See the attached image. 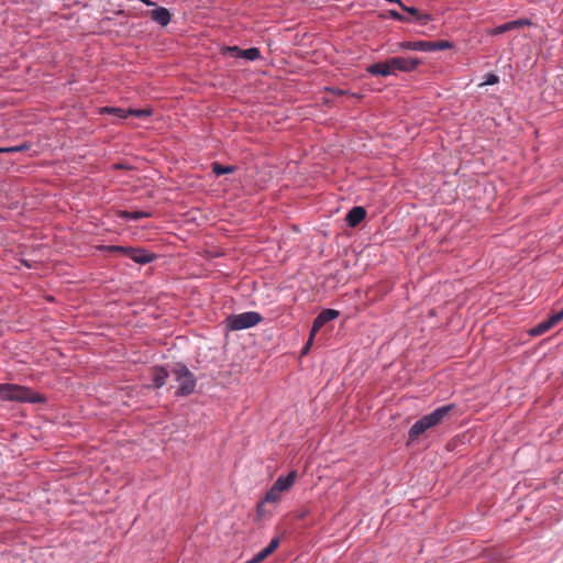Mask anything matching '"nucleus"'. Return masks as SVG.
I'll return each mask as SVG.
<instances>
[{
    "mask_svg": "<svg viewBox=\"0 0 563 563\" xmlns=\"http://www.w3.org/2000/svg\"><path fill=\"white\" fill-rule=\"evenodd\" d=\"M298 477L297 471H291L286 476H279L273 486L267 490L263 500L257 505L256 511L258 516L264 515L265 504H278L282 500L283 494L290 490Z\"/></svg>",
    "mask_w": 563,
    "mask_h": 563,
    "instance_id": "1",
    "label": "nucleus"
},
{
    "mask_svg": "<svg viewBox=\"0 0 563 563\" xmlns=\"http://www.w3.org/2000/svg\"><path fill=\"white\" fill-rule=\"evenodd\" d=\"M454 409V405H445L442 407L437 408L434 411H432L429 415L423 416L419 420H417L409 430V440L413 441L419 435L424 433L427 430H429L432 427L438 426L443 421L445 417L449 416V413Z\"/></svg>",
    "mask_w": 563,
    "mask_h": 563,
    "instance_id": "2",
    "label": "nucleus"
},
{
    "mask_svg": "<svg viewBox=\"0 0 563 563\" xmlns=\"http://www.w3.org/2000/svg\"><path fill=\"white\" fill-rule=\"evenodd\" d=\"M0 399L7 401L43 402L44 398L41 394L33 389L16 384H0Z\"/></svg>",
    "mask_w": 563,
    "mask_h": 563,
    "instance_id": "3",
    "label": "nucleus"
},
{
    "mask_svg": "<svg viewBox=\"0 0 563 563\" xmlns=\"http://www.w3.org/2000/svg\"><path fill=\"white\" fill-rule=\"evenodd\" d=\"M176 382L179 384L176 394L178 396H188L195 391L196 378L187 366L177 364L173 368Z\"/></svg>",
    "mask_w": 563,
    "mask_h": 563,
    "instance_id": "4",
    "label": "nucleus"
},
{
    "mask_svg": "<svg viewBox=\"0 0 563 563\" xmlns=\"http://www.w3.org/2000/svg\"><path fill=\"white\" fill-rule=\"evenodd\" d=\"M263 320L255 311H247L240 314H232L227 318V327L232 331L252 328Z\"/></svg>",
    "mask_w": 563,
    "mask_h": 563,
    "instance_id": "5",
    "label": "nucleus"
},
{
    "mask_svg": "<svg viewBox=\"0 0 563 563\" xmlns=\"http://www.w3.org/2000/svg\"><path fill=\"white\" fill-rule=\"evenodd\" d=\"M452 43L449 41H416V42H401L399 47L402 49H412L420 52H434L452 48Z\"/></svg>",
    "mask_w": 563,
    "mask_h": 563,
    "instance_id": "6",
    "label": "nucleus"
},
{
    "mask_svg": "<svg viewBox=\"0 0 563 563\" xmlns=\"http://www.w3.org/2000/svg\"><path fill=\"white\" fill-rule=\"evenodd\" d=\"M339 311L338 310H334V309H324L322 310L317 317L316 319L313 320V323H312V327H311V330H310V334H309V339H308V342L307 344L305 345V347L302 349V354H307L311 344H312V341H313V338L314 335L319 332V330L325 324L328 323L329 321H332L334 319H336L339 317Z\"/></svg>",
    "mask_w": 563,
    "mask_h": 563,
    "instance_id": "7",
    "label": "nucleus"
},
{
    "mask_svg": "<svg viewBox=\"0 0 563 563\" xmlns=\"http://www.w3.org/2000/svg\"><path fill=\"white\" fill-rule=\"evenodd\" d=\"M107 249L113 253H123L137 264H147L153 262L155 258L154 254H150L142 249L124 247L119 245H110L107 246Z\"/></svg>",
    "mask_w": 563,
    "mask_h": 563,
    "instance_id": "8",
    "label": "nucleus"
},
{
    "mask_svg": "<svg viewBox=\"0 0 563 563\" xmlns=\"http://www.w3.org/2000/svg\"><path fill=\"white\" fill-rule=\"evenodd\" d=\"M100 113L113 114L119 119H126L129 115L136 118L148 117L152 114L151 109H123L114 107H103L100 109Z\"/></svg>",
    "mask_w": 563,
    "mask_h": 563,
    "instance_id": "9",
    "label": "nucleus"
},
{
    "mask_svg": "<svg viewBox=\"0 0 563 563\" xmlns=\"http://www.w3.org/2000/svg\"><path fill=\"white\" fill-rule=\"evenodd\" d=\"M366 71L368 74H371L372 76H383V77H387V76L397 74L391 58L367 66Z\"/></svg>",
    "mask_w": 563,
    "mask_h": 563,
    "instance_id": "10",
    "label": "nucleus"
},
{
    "mask_svg": "<svg viewBox=\"0 0 563 563\" xmlns=\"http://www.w3.org/2000/svg\"><path fill=\"white\" fill-rule=\"evenodd\" d=\"M561 320H563V309L558 313H554L553 316L549 317L547 320L540 322L534 328H532L530 330V334L533 336L541 335L549 331L551 328H553Z\"/></svg>",
    "mask_w": 563,
    "mask_h": 563,
    "instance_id": "11",
    "label": "nucleus"
},
{
    "mask_svg": "<svg viewBox=\"0 0 563 563\" xmlns=\"http://www.w3.org/2000/svg\"><path fill=\"white\" fill-rule=\"evenodd\" d=\"M224 52L230 54L233 57H242L247 60H256L261 57V52L256 47H251L247 49H241L238 46H227Z\"/></svg>",
    "mask_w": 563,
    "mask_h": 563,
    "instance_id": "12",
    "label": "nucleus"
},
{
    "mask_svg": "<svg viewBox=\"0 0 563 563\" xmlns=\"http://www.w3.org/2000/svg\"><path fill=\"white\" fill-rule=\"evenodd\" d=\"M396 71H412L420 65L419 58L396 56L391 57Z\"/></svg>",
    "mask_w": 563,
    "mask_h": 563,
    "instance_id": "13",
    "label": "nucleus"
},
{
    "mask_svg": "<svg viewBox=\"0 0 563 563\" xmlns=\"http://www.w3.org/2000/svg\"><path fill=\"white\" fill-rule=\"evenodd\" d=\"M145 15L150 16L152 21L161 26H166L170 23L172 14L164 7H157L153 10L146 11Z\"/></svg>",
    "mask_w": 563,
    "mask_h": 563,
    "instance_id": "14",
    "label": "nucleus"
},
{
    "mask_svg": "<svg viewBox=\"0 0 563 563\" xmlns=\"http://www.w3.org/2000/svg\"><path fill=\"white\" fill-rule=\"evenodd\" d=\"M279 545V538H273L267 547L256 553L251 560L244 563H261L267 559Z\"/></svg>",
    "mask_w": 563,
    "mask_h": 563,
    "instance_id": "15",
    "label": "nucleus"
},
{
    "mask_svg": "<svg viewBox=\"0 0 563 563\" xmlns=\"http://www.w3.org/2000/svg\"><path fill=\"white\" fill-rule=\"evenodd\" d=\"M365 217L366 210L363 207H354L347 212L345 221L349 227L355 228L365 219Z\"/></svg>",
    "mask_w": 563,
    "mask_h": 563,
    "instance_id": "16",
    "label": "nucleus"
},
{
    "mask_svg": "<svg viewBox=\"0 0 563 563\" xmlns=\"http://www.w3.org/2000/svg\"><path fill=\"white\" fill-rule=\"evenodd\" d=\"M528 24H530V22L528 20L520 19V20L504 23L495 29L489 30L487 33L489 35H499V34L506 33L508 31H511V30H515V29H518L520 26L528 25Z\"/></svg>",
    "mask_w": 563,
    "mask_h": 563,
    "instance_id": "17",
    "label": "nucleus"
},
{
    "mask_svg": "<svg viewBox=\"0 0 563 563\" xmlns=\"http://www.w3.org/2000/svg\"><path fill=\"white\" fill-rule=\"evenodd\" d=\"M168 373L163 367H155L153 369V383L155 388H161L166 384Z\"/></svg>",
    "mask_w": 563,
    "mask_h": 563,
    "instance_id": "18",
    "label": "nucleus"
},
{
    "mask_svg": "<svg viewBox=\"0 0 563 563\" xmlns=\"http://www.w3.org/2000/svg\"><path fill=\"white\" fill-rule=\"evenodd\" d=\"M152 214L145 211H120L119 217L124 220H134L137 221L143 218H150Z\"/></svg>",
    "mask_w": 563,
    "mask_h": 563,
    "instance_id": "19",
    "label": "nucleus"
},
{
    "mask_svg": "<svg viewBox=\"0 0 563 563\" xmlns=\"http://www.w3.org/2000/svg\"><path fill=\"white\" fill-rule=\"evenodd\" d=\"M400 7L404 11H407L408 13H410L412 15V20L422 21V20L429 19V16L427 14H420L419 11L413 7H406L401 3H400ZM409 21H411V19H409Z\"/></svg>",
    "mask_w": 563,
    "mask_h": 563,
    "instance_id": "20",
    "label": "nucleus"
},
{
    "mask_svg": "<svg viewBox=\"0 0 563 563\" xmlns=\"http://www.w3.org/2000/svg\"><path fill=\"white\" fill-rule=\"evenodd\" d=\"M235 166H223L219 163H213L212 164V172L217 175V176H221V175H224V174H229V173H232L235 170Z\"/></svg>",
    "mask_w": 563,
    "mask_h": 563,
    "instance_id": "21",
    "label": "nucleus"
},
{
    "mask_svg": "<svg viewBox=\"0 0 563 563\" xmlns=\"http://www.w3.org/2000/svg\"><path fill=\"white\" fill-rule=\"evenodd\" d=\"M499 81V77L495 74H487L486 75V79L485 81L482 84L483 85H495Z\"/></svg>",
    "mask_w": 563,
    "mask_h": 563,
    "instance_id": "22",
    "label": "nucleus"
},
{
    "mask_svg": "<svg viewBox=\"0 0 563 563\" xmlns=\"http://www.w3.org/2000/svg\"><path fill=\"white\" fill-rule=\"evenodd\" d=\"M389 15L397 20V21H409V19H406L404 18L399 12H397L396 10H390L389 11Z\"/></svg>",
    "mask_w": 563,
    "mask_h": 563,
    "instance_id": "23",
    "label": "nucleus"
},
{
    "mask_svg": "<svg viewBox=\"0 0 563 563\" xmlns=\"http://www.w3.org/2000/svg\"><path fill=\"white\" fill-rule=\"evenodd\" d=\"M15 148H16V153L18 152H23V151H26L30 148V144L27 143H22L20 145H15Z\"/></svg>",
    "mask_w": 563,
    "mask_h": 563,
    "instance_id": "24",
    "label": "nucleus"
},
{
    "mask_svg": "<svg viewBox=\"0 0 563 563\" xmlns=\"http://www.w3.org/2000/svg\"><path fill=\"white\" fill-rule=\"evenodd\" d=\"M2 153H16L15 146L1 147Z\"/></svg>",
    "mask_w": 563,
    "mask_h": 563,
    "instance_id": "25",
    "label": "nucleus"
},
{
    "mask_svg": "<svg viewBox=\"0 0 563 563\" xmlns=\"http://www.w3.org/2000/svg\"><path fill=\"white\" fill-rule=\"evenodd\" d=\"M333 92H334L335 95H338V96H342V95H344V93H345V91H344V90H342V89H335V90H333Z\"/></svg>",
    "mask_w": 563,
    "mask_h": 563,
    "instance_id": "26",
    "label": "nucleus"
}]
</instances>
